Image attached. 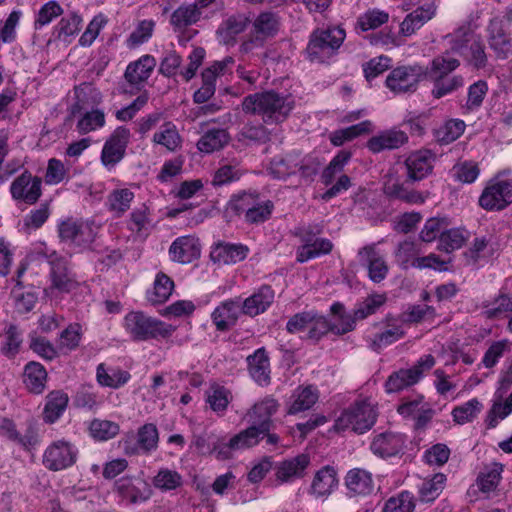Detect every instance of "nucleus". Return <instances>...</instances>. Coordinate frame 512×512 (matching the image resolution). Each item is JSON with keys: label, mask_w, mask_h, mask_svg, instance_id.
I'll list each match as a JSON object with an SVG mask.
<instances>
[{"label": "nucleus", "mask_w": 512, "mask_h": 512, "mask_svg": "<svg viewBox=\"0 0 512 512\" xmlns=\"http://www.w3.org/2000/svg\"><path fill=\"white\" fill-rule=\"evenodd\" d=\"M408 141V136L404 131L391 129L373 136L367 142L368 149L373 153H379L383 150L397 149Z\"/></svg>", "instance_id": "nucleus-26"}, {"label": "nucleus", "mask_w": 512, "mask_h": 512, "mask_svg": "<svg viewBox=\"0 0 512 512\" xmlns=\"http://www.w3.org/2000/svg\"><path fill=\"white\" fill-rule=\"evenodd\" d=\"M174 289L173 280L164 273H158L152 293L148 295V299L153 304H160L168 300Z\"/></svg>", "instance_id": "nucleus-51"}, {"label": "nucleus", "mask_w": 512, "mask_h": 512, "mask_svg": "<svg viewBox=\"0 0 512 512\" xmlns=\"http://www.w3.org/2000/svg\"><path fill=\"white\" fill-rule=\"evenodd\" d=\"M309 463L310 458L306 454H300L280 462L276 467V480L280 483H286L296 478H302Z\"/></svg>", "instance_id": "nucleus-23"}, {"label": "nucleus", "mask_w": 512, "mask_h": 512, "mask_svg": "<svg viewBox=\"0 0 512 512\" xmlns=\"http://www.w3.org/2000/svg\"><path fill=\"white\" fill-rule=\"evenodd\" d=\"M152 483L163 492L171 491L182 485V476L175 470L162 468L153 477Z\"/></svg>", "instance_id": "nucleus-57"}, {"label": "nucleus", "mask_w": 512, "mask_h": 512, "mask_svg": "<svg viewBox=\"0 0 512 512\" xmlns=\"http://www.w3.org/2000/svg\"><path fill=\"white\" fill-rule=\"evenodd\" d=\"M137 445L131 440H125L124 449L127 454L148 453L157 448L158 430L154 424H145L138 430Z\"/></svg>", "instance_id": "nucleus-24"}, {"label": "nucleus", "mask_w": 512, "mask_h": 512, "mask_svg": "<svg viewBox=\"0 0 512 512\" xmlns=\"http://www.w3.org/2000/svg\"><path fill=\"white\" fill-rule=\"evenodd\" d=\"M423 76L424 68L418 64L400 66L387 76L386 85L394 93L413 92Z\"/></svg>", "instance_id": "nucleus-11"}, {"label": "nucleus", "mask_w": 512, "mask_h": 512, "mask_svg": "<svg viewBox=\"0 0 512 512\" xmlns=\"http://www.w3.org/2000/svg\"><path fill=\"white\" fill-rule=\"evenodd\" d=\"M133 199L134 193L127 188L114 190L108 197L109 209L121 216L130 208Z\"/></svg>", "instance_id": "nucleus-61"}, {"label": "nucleus", "mask_w": 512, "mask_h": 512, "mask_svg": "<svg viewBox=\"0 0 512 512\" xmlns=\"http://www.w3.org/2000/svg\"><path fill=\"white\" fill-rule=\"evenodd\" d=\"M242 313L241 301L239 299H229L221 302L212 312L211 318L216 329L221 332L232 328Z\"/></svg>", "instance_id": "nucleus-19"}, {"label": "nucleus", "mask_w": 512, "mask_h": 512, "mask_svg": "<svg viewBox=\"0 0 512 512\" xmlns=\"http://www.w3.org/2000/svg\"><path fill=\"white\" fill-rule=\"evenodd\" d=\"M415 506L413 494L409 491H401L385 502L382 512H413Z\"/></svg>", "instance_id": "nucleus-55"}, {"label": "nucleus", "mask_w": 512, "mask_h": 512, "mask_svg": "<svg viewBox=\"0 0 512 512\" xmlns=\"http://www.w3.org/2000/svg\"><path fill=\"white\" fill-rule=\"evenodd\" d=\"M48 264L50 265V279L52 287L60 292H69L74 287V281L68 268L67 259L56 251L46 252Z\"/></svg>", "instance_id": "nucleus-14"}, {"label": "nucleus", "mask_w": 512, "mask_h": 512, "mask_svg": "<svg viewBox=\"0 0 512 512\" xmlns=\"http://www.w3.org/2000/svg\"><path fill=\"white\" fill-rule=\"evenodd\" d=\"M388 327L383 332L374 335L370 343L371 349L379 351L404 337L405 332L401 325L389 323Z\"/></svg>", "instance_id": "nucleus-52"}, {"label": "nucleus", "mask_w": 512, "mask_h": 512, "mask_svg": "<svg viewBox=\"0 0 512 512\" xmlns=\"http://www.w3.org/2000/svg\"><path fill=\"white\" fill-rule=\"evenodd\" d=\"M298 153L274 157L269 166L270 174L276 179L285 180L297 174Z\"/></svg>", "instance_id": "nucleus-41"}, {"label": "nucleus", "mask_w": 512, "mask_h": 512, "mask_svg": "<svg viewBox=\"0 0 512 512\" xmlns=\"http://www.w3.org/2000/svg\"><path fill=\"white\" fill-rule=\"evenodd\" d=\"M465 127L464 121L450 119L436 128L433 134L438 144L447 145L458 139L464 133Z\"/></svg>", "instance_id": "nucleus-45"}, {"label": "nucleus", "mask_w": 512, "mask_h": 512, "mask_svg": "<svg viewBox=\"0 0 512 512\" xmlns=\"http://www.w3.org/2000/svg\"><path fill=\"white\" fill-rule=\"evenodd\" d=\"M248 247L242 244H219L212 252L211 256L214 260L225 264L237 263L246 258Z\"/></svg>", "instance_id": "nucleus-44"}, {"label": "nucleus", "mask_w": 512, "mask_h": 512, "mask_svg": "<svg viewBox=\"0 0 512 512\" xmlns=\"http://www.w3.org/2000/svg\"><path fill=\"white\" fill-rule=\"evenodd\" d=\"M78 450L64 440L51 443L44 451L42 463L50 471H60L71 467L77 459Z\"/></svg>", "instance_id": "nucleus-10"}, {"label": "nucleus", "mask_w": 512, "mask_h": 512, "mask_svg": "<svg viewBox=\"0 0 512 512\" xmlns=\"http://www.w3.org/2000/svg\"><path fill=\"white\" fill-rule=\"evenodd\" d=\"M249 373L260 385L270 383V363L264 348H259L253 355L247 357Z\"/></svg>", "instance_id": "nucleus-30"}, {"label": "nucleus", "mask_w": 512, "mask_h": 512, "mask_svg": "<svg viewBox=\"0 0 512 512\" xmlns=\"http://www.w3.org/2000/svg\"><path fill=\"white\" fill-rule=\"evenodd\" d=\"M345 485L350 496H366L374 490L371 474L359 468L352 469L347 473Z\"/></svg>", "instance_id": "nucleus-28"}, {"label": "nucleus", "mask_w": 512, "mask_h": 512, "mask_svg": "<svg viewBox=\"0 0 512 512\" xmlns=\"http://www.w3.org/2000/svg\"><path fill=\"white\" fill-rule=\"evenodd\" d=\"M155 65L154 57L144 55L127 66L124 75L125 79L132 85H139L150 77Z\"/></svg>", "instance_id": "nucleus-32"}, {"label": "nucleus", "mask_w": 512, "mask_h": 512, "mask_svg": "<svg viewBox=\"0 0 512 512\" xmlns=\"http://www.w3.org/2000/svg\"><path fill=\"white\" fill-rule=\"evenodd\" d=\"M351 158V153L348 151H340L324 169L321 175L322 182L325 185L332 184L333 180L338 174H341L344 166L348 163Z\"/></svg>", "instance_id": "nucleus-64"}, {"label": "nucleus", "mask_w": 512, "mask_h": 512, "mask_svg": "<svg viewBox=\"0 0 512 512\" xmlns=\"http://www.w3.org/2000/svg\"><path fill=\"white\" fill-rule=\"evenodd\" d=\"M450 50L462 57L472 70H486L490 67L486 45L482 36L470 26H461L446 36Z\"/></svg>", "instance_id": "nucleus-3"}, {"label": "nucleus", "mask_w": 512, "mask_h": 512, "mask_svg": "<svg viewBox=\"0 0 512 512\" xmlns=\"http://www.w3.org/2000/svg\"><path fill=\"white\" fill-rule=\"evenodd\" d=\"M151 226L149 209L147 206L142 205L131 213L128 228L132 232L139 236H147Z\"/></svg>", "instance_id": "nucleus-59"}, {"label": "nucleus", "mask_w": 512, "mask_h": 512, "mask_svg": "<svg viewBox=\"0 0 512 512\" xmlns=\"http://www.w3.org/2000/svg\"><path fill=\"white\" fill-rule=\"evenodd\" d=\"M337 486V471L334 467L327 465L316 472L309 493L317 499H325Z\"/></svg>", "instance_id": "nucleus-21"}, {"label": "nucleus", "mask_w": 512, "mask_h": 512, "mask_svg": "<svg viewBox=\"0 0 512 512\" xmlns=\"http://www.w3.org/2000/svg\"><path fill=\"white\" fill-rule=\"evenodd\" d=\"M371 127V122L363 121L361 123L352 125L345 129H340L331 134L330 140L331 143L335 146H341L346 141H351L354 138L369 133Z\"/></svg>", "instance_id": "nucleus-53"}, {"label": "nucleus", "mask_w": 512, "mask_h": 512, "mask_svg": "<svg viewBox=\"0 0 512 512\" xmlns=\"http://www.w3.org/2000/svg\"><path fill=\"white\" fill-rule=\"evenodd\" d=\"M345 38V30L339 26L314 30L306 47L307 58L316 63L328 62L337 55Z\"/></svg>", "instance_id": "nucleus-4"}, {"label": "nucleus", "mask_w": 512, "mask_h": 512, "mask_svg": "<svg viewBox=\"0 0 512 512\" xmlns=\"http://www.w3.org/2000/svg\"><path fill=\"white\" fill-rule=\"evenodd\" d=\"M253 28L258 38L273 37L279 30V19L272 12L260 13L253 22Z\"/></svg>", "instance_id": "nucleus-49"}, {"label": "nucleus", "mask_w": 512, "mask_h": 512, "mask_svg": "<svg viewBox=\"0 0 512 512\" xmlns=\"http://www.w3.org/2000/svg\"><path fill=\"white\" fill-rule=\"evenodd\" d=\"M98 229L93 222L67 219L59 225V236L63 241L85 247L94 241Z\"/></svg>", "instance_id": "nucleus-12"}, {"label": "nucleus", "mask_w": 512, "mask_h": 512, "mask_svg": "<svg viewBox=\"0 0 512 512\" xmlns=\"http://www.w3.org/2000/svg\"><path fill=\"white\" fill-rule=\"evenodd\" d=\"M333 249V244L326 238H307L306 244L298 247L296 256L300 263L307 262L310 259L319 257L320 255L329 254Z\"/></svg>", "instance_id": "nucleus-37"}, {"label": "nucleus", "mask_w": 512, "mask_h": 512, "mask_svg": "<svg viewBox=\"0 0 512 512\" xmlns=\"http://www.w3.org/2000/svg\"><path fill=\"white\" fill-rule=\"evenodd\" d=\"M114 489L122 501L127 504H138L147 501L152 490L150 485L137 477H122L115 481Z\"/></svg>", "instance_id": "nucleus-13"}, {"label": "nucleus", "mask_w": 512, "mask_h": 512, "mask_svg": "<svg viewBox=\"0 0 512 512\" xmlns=\"http://www.w3.org/2000/svg\"><path fill=\"white\" fill-rule=\"evenodd\" d=\"M318 391L312 386L298 387L290 397L289 414L310 409L318 400Z\"/></svg>", "instance_id": "nucleus-38"}, {"label": "nucleus", "mask_w": 512, "mask_h": 512, "mask_svg": "<svg viewBox=\"0 0 512 512\" xmlns=\"http://www.w3.org/2000/svg\"><path fill=\"white\" fill-rule=\"evenodd\" d=\"M168 253L173 262L189 264L200 257L201 245L194 236H181L172 242Z\"/></svg>", "instance_id": "nucleus-17"}, {"label": "nucleus", "mask_w": 512, "mask_h": 512, "mask_svg": "<svg viewBox=\"0 0 512 512\" xmlns=\"http://www.w3.org/2000/svg\"><path fill=\"white\" fill-rule=\"evenodd\" d=\"M445 481L446 476L442 473H437L432 479L424 481L419 489L420 501H434L443 491Z\"/></svg>", "instance_id": "nucleus-58"}, {"label": "nucleus", "mask_w": 512, "mask_h": 512, "mask_svg": "<svg viewBox=\"0 0 512 512\" xmlns=\"http://www.w3.org/2000/svg\"><path fill=\"white\" fill-rule=\"evenodd\" d=\"M47 372L38 362H29L24 368V384L26 388L35 394H40L45 388Z\"/></svg>", "instance_id": "nucleus-43"}, {"label": "nucleus", "mask_w": 512, "mask_h": 512, "mask_svg": "<svg viewBox=\"0 0 512 512\" xmlns=\"http://www.w3.org/2000/svg\"><path fill=\"white\" fill-rule=\"evenodd\" d=\"M274 301V291L270 286H261L254 294L241 302L242 313L255 317L264 313Z\"/></svg>", "instance_id": "nucleus-25"}, {"label": "nucleus", "mask_w": 512, "mask_h": 512, "mask_svg": "<svg viewBox=\"0 0 512 512\" xmlns=\"http://www.w3.org/2000/svg\"><path fill=\"white\" fill-rule=\"evenodd\" d=\"M417 382L418 374L416 371L400 369L388 377L385 383V389L387 393H396L416 384Z\"/></svg>", "instance_id": "nucleus-48"}, {"label": "nucleus", "mask_w": 512, "mask_h": 512, "mask_svg": "<svg viewBox=\"0 0 512 512\" xmlns=\"http://www.w3.org/2000/svg\"><path fill=\"white\" fill-rule=\"evenodd\" d=\"M278 406V402L272 397H265L255 403L245 414L251 425L235 434L228 442H219L214 446L213 452L217 458L226 460L232 457L233 451L256 446L261 440V434L271 430V417L276 413Z\"/></svg>", "instance_id": "nucleus-1"}, {"label": "nucleus", "mask_w": 512, "mask_h": 512, "mask_svg": "<svg viewBox=\"0 0 512 512\" xmlns=\"http://www.w3.org/2000/svg\"><path fill=\"white\" fill-rule=\"evenodd\" d=\"M467 240V232L461 229L444 230L439 238L438 248L446 253H451L463 246Z\"/></svg>", "instance_id": "nucleus-56"}, {"label": "nucleus", "mask_w": 512, "mask_h": 512, "mask_svg": "<svg viewBox=\"0 0 512 512\" xmlns=\"http://www.w3.org/2000/svg\"><path fill=\"white\" fill-rule=\"evenodd\" d=\"M358 258L367 269L368 277L373 283H380L387 277L389 266L376 248V244H369L359 249Z\"/></svg>", "instance_id": "nucleus-15"}, {"label": "nucleus", "mask_w": 512, "mask_h": 512, "mask_svg": "<svg viewBox=\"0 0 512 512\" xmlns=\"http://www.w3.org/2000/svg\"><path fill=\"white\" fill-rule=\"evenodd\" d=\"M248 24L249 19L245 15H231L219 26L217 34L224 44L229 45L234 43L235 37L242 33Z\"/></svg>", "instance_id": "nucleus-35"}, {"label": "nucleus", "mask_w": 512, "mask_h": 512, "mask_svg": "<svg viewBox=\"0 0 512 512\" xmlns=\"http://www.w3.org/2000/svg\"><path fill=\"white\" fill-rule=\"evenodd\" d=\"M124 328L134 341L168 338L175 328L143 312L128 313L124 318Z\"/></svg>", "instance_id": "nucleus-5"}, {"label": "nucleus", "mask_w": 512, "mask_h": 512, "mask_svg": "<svg viewBox=\"0 0 512 512\" xmlns=\"http://www.w3.org/2000/svg\"><path fill=\"white\" fill-rule=\"evenodd\" d=\"M9 191L13 200L34 205L42 195V178L24 170L11 182Z\"/></svg>", "instance_id": "nucleus-9"}, {"label": "nucleus", "mask_w": 512, "mask_h": 512, "mask_svg": "<svg viewBox=\"0 0 512 512\" xmlns=\"http://www.w3.org/2000/svg\"><path fill=\"white\" fill-rule=\"evenodd\" d=\"M483 314L489 319L500 318L512 312V297L502 288L498 295L482 303Z\"/></svg>", "instance_id": "nucleus-40"}, {"label": "nucleus", "mask_w": 512, "mask_h": 512, "mask_svg": "<svg viewBox=\"0 0 512 512\" xmlns=\"http://www.w3.org/2000/svg\"><path fill=\"white\" fill-rule=\"evenodd\" d=\"M152 141L173 152L180 147L181 136L172 122H166L159 131L154 133Z\"/></svg>", "instance_id": "nucleus-46"}, {"label": "nucleus", "mask_w": 512, "mask_h": 512, "mask_svg": "<svg viewBox=\"0 0 512 512\" xmlns=\"http://www.w3.org/2000/svg\"><path fill=\"white\" fill-rule=\"evenodd\" d=\"M76 102L72 106V114L80 113L97 106L102 101L101 92L89 83H82L75 87Z\"/></svg>", "instance_id": "nucleus-31"}, {"label": "nucleus", "mask_w": 512, "mask_h": 512, "mask_svg": "<svg viewBox=\"0 0 512 512\" xmlns=\"http://www.w3.org/2000/svg\"><path fill=\"white\" fill-rule=\"evenodd\" d=\"M321 165L322 163L318 157L310 154L301 156L298 153L297 173L303 181L312 182L318 174Z\"/></svg>", "instance_id": "nucleus-62"}, {"label": "nucleus", "mask_w": 512, "mask_h": 512, "mask_svg": "<svg viewBox=\"0 0 512 512\" xmlns=\"http://www.w3.org/2000/svg\"><path fill=\"white\" fill-rule=\"evenodd\" d=\"M377 419L376 406L368 399L354 402L336 419L335 431L351 429L356 433H364L371 429Z\"/></svg>", "instance_id": "nucleus-6"}, {"label": "nucleus", "mask_w": 512, "mask_h": 512, "mask_svg": "<svg viewBox=\"0 0 512 512\" xmlns=\"http://www.w3.org/2000/svg\"><path fill=\"white\" fill-rule=\"evenodd\" d=\"M430 81L433 83L431 94L436 99L451 94L464 85V79L461 75H450Z\"/></svg>", "instance_id": "nucleus-50"}, {"label": "nucleus", "mask_w": 512, "mask_h": 512, "mask_svg": "<svg viewBox=\"0 0 512 512\" xmlns=\"http://www.w3.org/2000/svg\"><path fill=\"white\" fill-rule=\"evenodd\" d=\"M460 66V61L451 55V50L446 51L430 62V65L424 69V76L428 80L450 76Z\"/></svg>", "instance_id": "nucleus-29"}, {"label": "nucleus", "mask_w": 512, "mask_h": 512, "mask_svg": "<svg viewBox=\"0 0 512 512\" xmlns=\"http://www.w3.org/2000/svg\"><path fill=\"white\" fill-rule=\"evenodd\" d=\"M129 130L124 127L117 128L105 142L101 153V161L105 166H114L125 155L129 140Z\"/></svg>", "instance_id": "nucleus-16"}, {"label": "nucleus", "mask_w": 512, "mask_h": 512, "mask_svg": "<svg viewBox=\"0 0 512 512\" xmlns=\"http://www.w3.org/2000/svg\"><path fill=\"white\" fill-rule=\"evenodd\" d=\"M386 296L384 294H374L368 296L363 302L359 303L353 310V316L358 320H363L368 316L374 314L385 302Z\"/></svg>", "instance_id": "nucleus-63"}, {"label": "nucleus", "mask_w": 512, "mask_h": 512, "mask_svg": "<svg viewBox=\"0 0 512 512\" xmlns=\"http://www.w3.org/2000/svg\"><path fill=\"white\" fill-rule=\"evenodd\" d=\"M434 154L428 149L412 152L405 160L407 178L420 181L427 177L433 169Z\"/></svg>", "instance_id": "nucleus-18"}, {"label": "nucleus", "mask_w": 512, "mask_h": 512, "mask_svg": "<svg viewBox=\"0 0 512 512\" xmlns=\"http://www.w3.org/2000/svg\"><path fill=\"white\" fill-rule=\"evenodd\" d=\"M512 204V180H490L479 197L486 211H502Z\"/></svg>", "instance_id": "nucleus-8"}, {"label": "nucleus", "mask_w": 512, "mask_h": 512, "mask_svg": "<svg viewBox=\"0 0 512 512\" xmlns=\"http://www.w3.org/2000/svg\"><path fill=\"white\" fill-rule=\"evenodd\" d=\"M330 311L335 317V322L329 321V332L337 336H341L355 329L357 321L352 313H347L345 311L342 303H334L331 306Z\"/></svg>", "instance_id": "nucleus-36"}, {"label": "nucleus", "mask_w": 512, "mask_h": 512, "mask_svg": "<svg viewBox=\"0 0 512 512\" xmlns=\"http://www.w3.org/2000/svg\"><path fill=\"white\" fill-rule=\"evenodd\" d=\"M403 435L395 432H383L374 437L371 442V451L381 457H391L398 454L404 446Z\"/></svg>", "instance_id": "nucleus-22"}, {"label": "nucleus", "mask_w": 512, "mask_h": 512, "mask_svg": "<svg viewBox=\"0 0 512 512\" xmlns=\"http://www.w3.org/2000/svg\"><path fill=\"white\" fill-rule=\"evenodd\" d=\"M68 395L63 391L56 390L50 392L46 396V404L44 407V420L47 423H54L57 421L68 405Z\"/></svg>", "instance_id": "nucleus-42"}, {"label": "nucleus", "mask_w": 512, "mask_h": 512, "mask_svg": "<svg viewBox=\"0 0 512 512\" xmlns=\"http://www.w3.org/2000/svg\"><path fill=\"white\" fill-rule=\"evenodd\" d=\"M105 124V114L102 110L92 109L91 111L85 110L77 122L76 128L80 134H87L98 128L103 127Z\"/></svg>", "instance_id": "nucleus-60"}, {"label": "nucleus", "mask_w": 512, "mask_h": 512, "mask_svg": "<svg viewBox=\"0 0 512 512\" xmlns=\"http://www.w3.org/2000/svg\"><path fill=\"white\" fill-rule=\"evenodd\" d=\"M435 6L433 3L423 5L410 14H408L401 23V32L405 36H410L420 29L435 14Z\"/></svg>", "instance_id": "nucleus-33"}, {"label": "nucleus", "mask_w": 512, "mask_h": 512, "mask_svg": "<svg viewBox=\"0 0 512 512\" xmlns=\"http://www.w3.org/2000/svg\"><path fill=\"white\" fill-rule=\"evenodd\" d=\"M512 385V374L504 376L500 381V388L497 391V399L494 401L492 408L487 416L488 427L494 428L499 419H504L512 412V392L503 402V393Z\"/></svg>", "instance_id": "nucleus-20"}, {"label": "nucleus", "mask_w": 512, "mask_h": 512, "mask_svg": "<svg viewBox=\"0 0 512 512\" xmlns=\"http://www.w3.org/2000/svg\"><path fill=\"white\" fill-rule=\"evenodd\" d=\"M241 106L244 113L259 116L266 124H280L289 117L295 101L291 95L269 90L245 96Z\"/></svg>", "instance_id": "nucleus-2"}, {"label": "nucleus", "mask_w": 512, "mask_h": 512, "mask_svg": "<svg viewBox=\"0 0 512 512\" xmlns=\"http://www.w3.org/2000/svg\"><path fill=\"white\" fill-rule=\"evenodd\" d=\"M286 330L291 334L306 332L305 338L317 343L329 333V320L314 310L304 311L288 320Z\"/></svg>", "instance_id": "nucleus-7"}, {"label": "nucleus", "mask_w": 512, "mask_h": 512, "mask_svg": "<svg viewBox=\"0 0 512 512\" xmlns=\"http://www.w3.org/2000/svg\"><path fill=\"white\" fill-rule=\"evenodd\" d=\"M206 395L211 409L218 413L224 412L232 400L230 391L218 384H212L207 390Z\"/></svg>", "instance_id": "nucleus-54"}, {"label": "nucleus", "mask_w": 512, "mask_h": 512, "mask_svg": "<svg viewBox=\"0 0 512 512\" xmlns=\"http://www.w3.org/2000/svg\"><path fill=\"white\" fill-rule=\"evenodd\" d=\"M201 17V10L195 3L179 6L171 15V24L179 29L195 24Z\"/></svg>", "instance_id": "nucleus-47"}, {"label": "nucleus", "mask_w": 512, "mask_h": 512, "mask_svg": "<svg viewBox=\"0 0 512 512\" xmlns=\"http://www.w3.org/2000/svg\"><path fill=\"white\" fill-rule=\"evenodd\" d=\"M488 42L498 57L505 58L510 51V40L505 34L502 21L498 18L490 20L488 27Z\"/></svg>", "instance_id": "nucleus-34"}, {"label": "nucleus", "mask_w": 512, "mask_h": 512, "mask_svg": "<svg viewBox=\"0 0 512 512\" xmlns=\"http://www.w3.org/2000/svg\"><path fill=\"white\" fill-rule=\"evenodd\" d=\"M0 429L8 440L24 449H30L38 443V435L33 426H28L22 434L17 430L16 424L12 420L4 418L0 423Z\"/></svg>", "instance_id": "nucleus-27"}, {"label": "nucleus", "mask_w": 512, "mask_h": 512, "mask_svg": "<svg viewBox=\"0 0 512 512\" xmlns=\"http://www.w3.org/2000/svg\"><path fill=\"white\" fill-rule=\"evenodd\" d=\"M230 141L226 129L213 128L207 130L197 142V148L202 153H212L222 149Z\"/></svg>", "instance_id": "nucleus-39"}]
</instances>
